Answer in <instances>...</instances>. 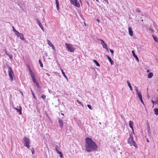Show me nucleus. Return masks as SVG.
Masks as SVG:
<instances>
[{"label": "nucleus", "mask_w": 158, "mask_h": 158, "mask_svg": "<svg viewBox=\"0 0 158 158\" xmlns=\"http://www.w3.org/2000/svg\"><path fill=\"white\" fill-rule=\"evenodd\" d=\"M85 150L88 152L97 151L98 148L95 143L91 138H87L85 139Z\"/></svg>", "instance_id": "obj_1"}, {"label": "nucleus", "mask_w": 158, "mask_h": 158, "mask_svg": "<svg viewBox=\"0 0 158 158\" xmlns=\"http://www.w3.org/2000/svg\"><path fill=\"white\" fill-rule=\"evenodd\" d=\"M130 138H129L127 140V143L130 144L131 146H134L135 148H137V146L135 142V141L134 140V138L132 136H131V135H130Z\"/></svg>", "instance_id": "obj_2"}, {"label": "nucleus", "mask_w": 158, "mask_h": 158, "mask_svg": "<svg viewBox=\"0 0 158 158\" xmlns=\"http://www.w3.org/2000/svg\"><path fill=\"white\" fill-rule=\"evenodd\" d=\"M66 48L67 51L71 52H74L75 48L73 47L71 44L68 43H65Z\"/></svg>", "instance_id": "obj_3"}, {"label": "nucleus", "mask_w": 158, "mask_h": 158, "mask_svg": "<svg viewBox=\"0 0 158 158\" xmlns=\"http://www.w3.org/2000/svg\"><path fill=\"white\" fill-rule=\"evenodd\" d=\"M8 68L9 75L11 81H13V77L14 76V74L11 68L9 65L8 66Z\"/></svg>", "instance_id": "obj_4"}, {"label": "nucleus", "mask_w": 158, "mask_h": 158, "mask_svg": "<svg viewBox=\"0 0 158 158\" xmlns=\"http://www.w3.org/2000/svg\"><path fill=\"white\" fill-rule=\"evenodd\" d=\"M23 140L24 145L28 148H29L30 147V139L28 138L25 137Z\"/></svg>", "instance_id": "obj_5"}, {"label": "nucleus", "mask_w": 158, "mask_h": 158, "mask_svg": "<svg viewBox=\"0 0 158 158\" xmlns=\"http://www.w3.org/2000/svg\"><path fill=\"white\" fill-rule=\"evenodd\" d=\"M71 3L76 7H79L80 6V4L77 0H71Z\"/></svg>", "instance_id": "obj_6"}, {"label": "nucleus", "mask_w": 158, "mask_h": 158, "mask_svg": "<svg viewBox=\"0 0 158 158\" xmlns=\"http://www.w3.org/2000/svg\"><path fill=\"white\" fill-rule=\"evenodd\" d=\"M100 40L101 41V44L102 45L103 48L106 49H107V45L105 43L104 40L102 39H100Z\"/></svg>", "instance_id": "obj_7"}, {"label": "nucleus", "mask_w": 158, "mask_h": 158, "mask_svg": "<svg viewBox=\"0 0 158 158\" xmlns=\"http://www.w3.org/2000/svg\"><path fill=\"white\" fill-rule=\"evenodd\" d=\"M58 122L60 124V127L61 129H62L63 127V121L60 118H58Z\"/></svg>", "instance_id": "obj_8"}, {"label": "nucleus", "mask_w": 158, "mask_h": 158, "mask_svg": "<svg viewBox=\"0 0 158 158\" xmlns=\"http://www.w3.org/2000/svg\"><path fill=\"white\" fill-rule=\"evenodd\" d=\"M35 20L37 21V23L39 25V26L41 28V29L42 30V31H44V29L43 26L41 22L39 21V20L38 19H36Z\"/></svg>", "instance_id": "obj_9"}, {"label": "nucleus", "mask_w": 158, "mask_h": 158, "mask_svg": "<svg viewBox=\"0 0 158 158\" xmlns=\"http://www.w3.org/2000/svg\"><path fill=\"white\" fill-rule=\"evenodd\" d=\"M132 53L133 54V56L135 58L136 60L139 62V59L137 56L135 54V51L134 50L132 51Z\"/></svg>", "instance_id": "obj_10"}, {"label": "nucleus", "mask_w": 158, "mask_h": 158, "mask_svg": "<svg viewBox=\"0 0 158 158\" xmlns=\"http://www.w3.org/2000/svg\"><path fill=\"white\" fill-rule=\"evenodd\" d=\"M128 32L130 36H132L133 35V32L131 27L128 28Z\"/></svg>", "instance_id": "obj_11"}, {"label": "nucleus", "mask_w": 158, "mask_h": 158, "mask_svg": "<svg viewBox=\"0 0 158 158\" xmlns=\"http://www.w3.org/2000/svg\"><path fill=\"white\" fill-rule=\"evenodd\" d=\"M14 109L16 110H17V112H19V114H22V108L21 106L19 107V109H17L16 108H14Z\"/></svg>", "instance_id": "obj_12"}, {"label": "nucleus", "mask_w": 158, "mask_h": 158, "mask_svg": "<svg viewBox=\"0 0 158 158\" xmlns=\"http://www.w3.org/2000/svg\"><path fill=\"white\" fill-rule=\"evenodd\" d=\"M133 122L132 121H130L129 123V125L130 127L132 129L133 131Z\"/></svg>", "instance_id": "obj_13"}, {"label": "nucleus", "mask_w": 158, "mask_h": 158, "mask_svg": "<svg viewBox=\"0 0 158 158\" xmlns=\"http://www.w3.org/2000/svg\"><path fill=\"white\" fill-rule=\"evenodd\" d=\"M106 57L109 60L110 62L111 65H112L114 64V62L113 60L111 59L108 55H107Z\"/></svg>", "instance_id": "obj_14"}, {"label": "nucleus", "mask_w": 158, "mask_h": 158, "mask_svg": "<svg viewBox=\"0 0 158 158\" xmlns=\"http://www.w3.org/2000/svg\"><path fill=\"white\" fill-rule=\"evenodd\" d=\"M56 2V8L58 10H59V1L58 0H55Z\"/></svg>", "instance_id": "obj_15"}, {"label": "nucleus", "mask_w": 158, "mask_h": 158, "mask_svg": "<svg viewBox=\"0 0 158 158\" xmlns=\"http://www.w3.org/2000/svg\"><path fill=\"white\" fill-rule=\"evenodd\" d=\"M127 83L128 85L129 86V87L130 88V89L132 91V87L131 86V84H130V81H127Z\"/></svg>", "instance_id": "obj_16"}, {"label": "nucleus", "mask_w": 158, "mask_h": 158, "mask_svg": "<svg viewBox=\"0 0 158 158\" xmlns=\"http://www.w3.org/2000/svg\"><path fill=\"white\" fill-rule=\"evenodd\" d=\"M47 41H48V44L50 46L53 47V48L54 47V46L53 45V44H52L51 43V42H50V41L49 40H47Z\"/></svg>", "instance_id": "obj_17"}, {"label": "nucleus", "mask_w": 158, "mask_h": 158, "mask_svg": "<svg viewBox=\"0 0 158 158\" xmlns=\"http://www.w3.org/2000/svg\"><path fill=\"white\" fill-rule=\"evenodd\" d=\"M153 76V73H152L150 72L148 74V78H151Z\"/></svg>", "instance_id": "obj_18"}, {"label": "nucleus", "mask_w": 158, "mask_h": 158, "mask_svg": "<svg viewBox=\"0 0 158 158\" xmlns=\"http://www.w3.org/2000/svg\"><path fill=\"white\" fill-rule=\"evenodd\" d=\"M20 38L22 40H24V35L23 34H21L19 35V36L18 37Z\"/></svg>", "instance_id": "obj_19"}, {"label": "nucleus", "mask_w": 158, "mask_h": 158, "mask_svg": "<svg viewBox=\"0 0 158 158\" xmlns=\"http://www.w3.org/2000/svg\"><path fill=\"white\" fill-rule=\"evenodd\" d=\"M155 114L156 115H158V108H156L154 109Z\"/></svg>", "instance_id": "obj_20"}, {"label": "nucleus", "mask_w": 158, "mask_h": 158, "mask_svg": "<svg viewBox=\"0 0 158 158\" xmlns=\"http://www.w3.org/2000/svg\"><path fill=\"white\" fill-rule=\"evenodd\" d=\"M61 72H62V74H63L65 78L66 79V80H68V79L67 77V76H66V75H65V73H64V72L63 71V69H61Z\"/></svg>", "instance_id": "obj_21"}, {"label": "nucleus", "mask_w": 158, "mask_h": 158, "mask_svg": "<svg viewBox=\"0 0 158 158\" xmlns=\"http://www.w3.org/2000/svg\"><path fill=\"white\" fill-rule=\"evenodd\" d=\"M30 89H31V93H32V95L33 96V97H34V98L35 99H36V97L34 94V93H33V90H32V89L31 88H30Z\"/></svg>", "instance_id": "obj_22"}, {"label": "nucleus", "mask_w": 158, "mask_h": 158, "mask_svg": "<svg viewBox=\"0 0 158 158\" xmlns=\"http://www.w3.org/2000/svg\"><path fill=\"white\" fill-rule=\"evenodd\" d=\"M93 61L95 63V64H96V65L97 66H100V64H99V63L98 62V61L96 60H94Z\"/></svg>", "instance_id": "obj_23"}, {"label": "nucleus", "mask_w": 158, "mask_h": 158, "mask_svg": "<svg viewBox=\"0 0 158 158\" xmlns=\"http://www.w3.org/2000/svg\"><path fill=\"white\" fill-rule=\"evenodd\" d=\"M15 34L18 37L19 36V35L21 34L20 33H19L18 31H15Z\"/></svg>", "instance_id": "obj_24"}, {"label": "nucleus", "mask_w": 158, "mask_h": 158, "mask_svg": "<svg viewBox=\"0 0 158 158\" xmlns=\"http://www.w3.org/2000/svg\"><path fill=\"white\" fill-rule=\"evenodd\" d=\"M39 62L40 65V66L41 67H43V64L41 61V60H39Z\"/></svg>", "instance_id": "obj_25"}, {"label": "nucleus", "mask_w": 158, "mask_h": 158, "mask_svg": "<svg viewBox=\"0 0 158 158\" xmlns=\"http://www.w3.org/2000/svg\"><path fill=\"white\" fill-rule=\"evenodd\" d=\"M153 38L154 40L157 43H158V38L156 37L155 36H153Z\"/></svg>", "instance_id": "obj_26"}, {"label": "nucleus", "mask_w": 158, "mask_h": 158, "mask_svg": "<svg viewBox=\"0 0 158 158\" xmlns=\"http://www.w3.org/2000/svg\"><path fill=\"white\" fill-rule=\"evenodd\" d=\"M137 94L139 98H141V97H142V95L140 92H138V93H137Z\"/></svg>", "instance_id": "obj_27"}, {"label": "nucleus", "mask_w": 158, "mask_h": 158, "mask_svg": "<svg viewBox=\"0 0 158 158\" xmlns=\"http://www.w3.org/2000/svg\"><path fill=\"white\" fill-rule=\"evenodd\" d=\"M77 102L78 104L81 105L83 106V105L82 104V103L80 101H79L78 100H77Z\"/></svg>", "instance_id": "obj_28"}, {"label": "nucleus", "mask_w": 158, "mask_h": 158, "mask_svg": "<svg viewBox=\"0 0 158 158\" xmlns=\"http://www.w3.org/2000/svg\"><path fill=\"white\" fill-rule=\"evenodd\" d=\"M41 97L42 99H43V100H44L45 99L46 97L44 94H42L41 95Z\"/></svg>", "instance_id": "obj_29"}, {"label": "nucleus", "mask_w": 158, "mask_h": 158, "mask_svg": "<svg viewBox=\"0 0 158 158\" xmlns=\"http://www.w3.org/2000/svg\"><path fill=\"white\" fill-rule=\"evenodd\" d=\"M10 60H11V59H12V57H13V56H12V55L11 54V55H9H9L8 56Z\"/></svg>", "instance_id": "obj_30"}, {"label": "nucleus", "mask_w": 158, "mask_h": 158, "mask_svg": "<svg viewBox=\"0 0 158 158\" xmlns=\"http://www.w3.org/2000/svg\"><path fill=\"white\" fill-rule=\"evenodd\" d=\"M136 11L139 13H140L141 12V11L138 8H137L136 9Z\"/></svg>", "instance_id": "obj_31"}, {"label": "nucleus", "mask_w": 158, "mask_h": 158, "mask_svg": "<svg viewBox=\"0 0 158 158\" xmlns=\"http://www.w3.org/2000/svg\"><path fill=\"white\" fill-rule=\"evenodd\" d=\"M87 107L90 110H92V106H91V105H87Z\"/></svg>", "instance_id": "obj_32"}, {"label": "nucleus", "mask_w": 158, "mask_h": 158, "mask_svg": "<svg viewBox=\"0 0 158 158\" xmlns=\"http://www.w3.org/2000/svg\"><path fill=\"white\" fill-rule=\"evenodd\" d=\"M57 153H59L60 155V157H62L63 156L62 153L61 152H60L59 151Z\"/></svg>", "instance_id": "obj_33"}, {"label": "nucleus", "mask_w": 158, "mask_h": 158, "mask_svg": "<svg viewBox=\"0 0 158 158\" xmlns=\"http://www.w3.org/2000/svg\"><path fill=\"white\" fill-rule=\"evenodd\" d=\"M57 153H59L60 155V157H62L63 156L62 153L61 152H60L59 151Z\"/></svg>", "instance_id": "obj_34"}, {"label": "nucleus", "mask_w": 158, "mask_h": 158, "mask_svg": "<svg viewBox=\"0 0 158 158\" xmlns=\"http://www.w3.org/2000/svg\"><path fill=\"white\" fill-rule=\"evenodd\" d=\"M57 153H59L60 155V157H62L63 156L62 153L61 152H60L59 151Z\"/></svg>", "instance_id": "obj_35"}, {"label": "nucleus", "mask_w": 158, "mask_h": 158, "mask_svg": "<svg viewBox=\"0 0 158 158\" xmlns=\"http://www.w3.org/2000/svg\"><path fill=\"white\" fill-rule=\"evenodd\" d=\"M31 76L32 79H33V78H35V76H34L33 73H31Z\"/></svg>", "instance_id": "obj_36"}, {"label": "nucleus", "mask_w": 158, "mask_h": 158, "mask_svg": "<svg viewBox=\"0 0 158 158\" xmlns=\"http://www.w3.org/2000/svg\"><path fill=\"white\" fill-rule=\"evenodd\" d=\"M135 90L137 92V93H138V92H139L138 91V87H136V86H135Z\"/></svg>", "instance_id": "obj_37"}, {"label": "nucleus", "mask_w": 158, "mask_h": 158, "mask_svg": "<svg viewBox=\"0 0 158 158\" xmlns=\"http://www.w3.org/2000/svg\"><path fill=\"white\" fill-rule=\"evenodd\" d=\"M32 80H33V81L34 83H36V82H37L36 79L35 78H33V79H32Z\"/></svg>", "instance_id": "obj_38"}, {"label": "nucleus", "mask_w": 158, "mask_h": 158, "mask_svg": "<svg viewBox=\"0 0 158 158\" xmlns=\"http://www.w3.org/2000/svg\"><path fill=\"white\" fill-rule=\"evenodd\" d=\"M31 152L32 154H33L34 153V151L33 148H32V149L31 150Z\"/></svg>", "instance_id": "obj_39"}, {"label": "nucleus", "mask_w": 158, "mask_h": 158, "mask_svg": "<svg viewBox=\"0 0 158 158\" xmlns=\"http://www.w3.org/2000/svg\"><path fill=\"white\" fill-rule=\"evenodd\" d=\"M5 52L6 53V54L7 55V56H8L9 55V54L7 52V51L6 50H5Z\"/></svg>", "instance_id": "obj_40"}, {"label": "nucleus", "mask_w": 158, "mask_h": 158, "mask_svg": "<svg viewBox=\"0 0 158 158\" xmlns=\"http://www.w3.org/2000/svg\"><path fill=\"white\" fill-rule=\"evenodd\" d=\"M13 28V31H14L15 32V31H17L15 28L14 27H12Z\"/></svg>", "instance_id": "obj_41"}, {"label": "nucleus", "mask_w": 158, "mask_h": 158, "mask_svg": "<svg viewBox=\"0 0 158 158\" xmlns=\"http://www.w3.org/2000/svg\"><path fill=\"white\" fill-rule=\"evenodd\" d=\"M57 148H58V146H56L55 149H56V151L57 153L59 151L57 149Z\"/></svg>", "instance_id": "obj_42"}, {"label": "nucleus", "mask_w": 158, "mask_h": 158, "mask_svg": "<svg viewBox=\"0 0 158 158\" xmlns=\"http://www.w3.org/2000/svg\"><path fill=\"white\" fill-rule=\"evenodd\" d=\"M110 52H111V53L112 54H113L114 52V51L113 50H112V49H110Z\"/></svg>", "instance_id": "obj_43"}, {"label": "nucleus", "mask_w": 158, "mask_h": 158, "mask_svg": "<svg viewBox=\"0 0 158 158\" xmlns=\"http://www.w3.org/2000/svg\"><path fill=\"white\" fill-rule=\"evenodd\" d=\"M105 2H106V3L109 4V2L107 0H103Z\"/></svg>", "instance_id": "obj_44"}, {"label": "nucleus", "mask_w": 158, "mask_h": 158, "mask_svg": "<svg viewBox=\"0 0 158 158\" xmlns=\"http://www.w3.org/2000/svg\"><path fill=\"white\" fill-rule=\"evenodd\" d=\"M140 101L142 103H143V105H144V104L143 102V99H142L140 100Z\"/></svg>", "instance_id": "obj_45"}, {"label": "nucleus", "mask_w": 158, "mask_h": 158, "mask_svg": "<svg viewBox=\"0 0 158 158\" xmlns=\"http://www.w3.org/2000/svg\"><path fill=\"white\" fill-rule=\"evenodd\" d=\"M46 75H47L48 76H50V75L48 73H46Z\"/></svg>", "instance_id": "obj_46"}, {"label": "nucleus", "mask_w": 158, "mask_h": 158, "mask_svg": "<svg viewBox=\"0 0 158 158\" xmlns=\"http://www.w3.org/2000/svg\"><path fill=\"white\" fill-rule=\"evenodd\" d=\"M151 102L153 104H154L155 103V102L153 100L151 101Z\"/></svg>", "instance_id": "obj_47"}, {"label": "nucleus", "mask_w": 158, "mask_h": 158, "mask_svg": "<svg viewBox=\"0 0 158 158\" xmlns=\"http://www.w3.org/2000/svg\"><path fill=\"white\" fill-rule=\"evenodd\" d=\"M35 83L36 84V85H37L38 86H38L39 85L38 83L37 82H36V83Z\"/></svg>", "instance_id": "obj_48"}, {"label": "nucleus", "mask_w": 158, "mask_h": 158, "mask_svg": "<svg viewBox=\"0 0 158 158\" xmlns=\"http://www.w3.org/2000/svg\"><path fill=\"white\" fill-rule=\"evenodd\" d=\"M96 21H97L99 23L100 22L99 20L98 19H97L96 20Z\"/></svg>", "instance_id": "obj_49"}, {"label": "nucleus", "mask_w": 158, "mask_h": 158, "mask_svg": "<svg viewBox=\"0 0 158 158\" xmlns=\"http://www.w3.org/2000/svg\"><path fill=\"white\" fill-rule=\"evenodd\" d=\"M139 98V99L140 100L141 99H142V97H141V98Z\"/></svg>", "instance_id": "obj_50"}, {"label": "nucleus", "mask_w": 158, "mask_h": 158, "mask_svg": "<svg viewBox=\"0 0 158 158\" xmlns=\"http://www.w3.org/2000/svg\"><path fill=\"white\" fill-rule=\"evenodd\" d=\"M147 141L148 142H149V141L148 138L147 139Z\"/></svg>", "instance_id": "obj_51"}, {"label": "nucleus", "mask_w": 158, "mask_h": 158, "mask_svg": "<svg viewBox=\"0 0 158 158\" xmlns=\"http://www.w3.org/2000/svg\"><path fill=\"white\" fill-rule=\"evenodd\" d=\"M156 102H157V104L158 105V101L156 102Z\"/></svg>", "instance_id": "obj_52"}, {"label": "nucleus", "mask_w": 158, "mask_h": 158, "mask_svg": "<svg viewBox=\"0 0 158 158\" xmlns=\"http://www.w3.org/2000/svg\"><path fill=\"white\" fill-rule=\"evenodd\" d=\"M61 115H64V114H62V113H61Z\"/></svg>", "instance_id": "obj_53"}, {"label": "nucleus", "mask_w": 158, "mask_h": 158, "mask_svg": "<svg viewBox=\"0 0 158 158\" xmlns=\"http://www.w3.org/2000/svg\"><path fill=\"white\" fill-rule=\"evenodd\" d=\"M80 2H81V0H79Z\"/></svg>", "instance_id": "obj_54"}, {"label": "nucleus", "mask_w": 158, "mask_h": 158, "mask_svg": "<svg viewBox=\"0 0 158 158\" xmlns=\"http://www.w3.org/2000/svg\"><path fill=\"white\" fill-rule=\"evenodd\" d=\"M149 72V71L148 70H147V72Z\"/></svg>", "instance_id": "obj_55"}, {"label": "nucleus", "mask_w": 158, "mask_h": 158, "mask_svg": "<svg viewBox=\"0 0 158 158\" xmlns=\"http://www.w3.org/2000/svg\"><path fill=\"white\" fill-rule=\"evenodd\" d=\"M97 2H98V0H96Z\"/></svg>", "instance_id": "obj_56"}, {"label": "nucleus", "mask_w": 158, "mask_h": 158, "mask_svg": "<svg viewBox=\"0 0 158 158\" xmlns=\"http://www.w3.org/2000/svg\"><path fill=\"white\" fill-rule=\"evenodd\" d=\"M150 30H151L152 31V30H151V28L150 29Z\"/></svg>", "instance_id": "obj_57"}, {"label": "nucleus", "mask_w": 158, "mask_h": 158, "mask_svg": "<svg viewBox=\"0 0 158 158\" xmlns=\"http://www.w3.org/2000/svg\"><path fill=\"white\" fill-rule=\"evenodd\" d=\"M87 3L88 4V2H87Z\"/></svg>", "instance_id": "obj_58"}, {"label": "nucleus", "mask_w": 158, "mask_h": 158, "mask_svg": "<svg viewBox=\"0 0 158 158\" xmlns=\"http://www.w3.org/2000/svg\"><path fill=\"white\" fill-rule=\"evenodd\" d=\"M71 0H70V2H71Z\"/></svg>", "instance_id": "obj_59"}]
</instances>
